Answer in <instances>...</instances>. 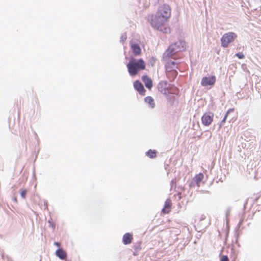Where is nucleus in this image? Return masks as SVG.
I'll return each mask as SVG.
<instances>
[{"instance_id": "nucleus-22", "label": "nucleus", "mask_w": 261, "mask_h": 261, "mask_svg": "<svg viewBox=\"0 0 261 261\" xmlns=\"http://www.w3.org/2000/svg\"><path fill=\"white\" fill-rule=\"evenodd\" d=\"M236 56L238 57L239 59H242L244 58L245 56L242 53H238L236 54Z\"/></svg>"}, {"instance_id": "nucleus-25", "label": "nucleus", "mask_w": 261, "mask_h": 261, "mask_svg": "<svg viewBox=\"0 0 261 261\" xmlns=\"http://www.w3.org/2000/svg\"><path fill=\"white\" fill-rule=\"evenodd\" d=\"M126 39V35L125 34L122 35L121 37V41L124 42Z\"/></svg>"}, {"instance_id": "nucleus-23", "label": "nucleus", "mask_w": 261, "mask_h": 261, "mask_svg": "<svg viewBox=\"0 0 261 261\" xmlns=\"http://www.w3.org/2000/svg\"><path fill=\"white\" fill-rule=\"evenodd\" d=\"M27 191L25 190H22L20 192V196L22 198H25Z\"/></svg>"}, {"instance_id": "nucleus-12", "label": "nucleus", "mask_w": 261, "mask_h": 261, "mask_svg": "<svg viewBox=\"0 0 261 261\" xmlns=\"http://www.w3.org/2000/svg\"><path fill=\"white\" fill-rule=\"evenodd\" d=\"M56 254L59 258L61 259H65L67 256L66 252L61 248H59L56 251Z\"/></svg>"}, {"instance_id": "nucleus-20", "label": "nucleus", "mask_w": 261, "mask_h": 261, "mask_svg": "<svg viewBox=\"0 0 261 261\" xmlns=\"http://www.w3.org/2000/svg\"><path fill=\"white\" fill-rule=\"evenodd\" d=\"M146 155L150 158H153L156 155V152L155 151L149 150L146 152Z\"/></svg>"}, {"instance_id": "nucleus-5", "label": "nucleus", "mask_w": 261, "mask_h": 261, "mask_svg": "<svg viewBox=\"0 0 261 261\" xmlns=\"http://www.w3.org/2000/svg\"><path fill=\"white\" fill-rule=\"evenodd\" d=\"M166 21V20H164L162 17L156 14L155 16L152 17L151 25L154 29L158 30H161L162 28H163V25Z\"/></svg>"}, {"instance_id": "nucleus-2", "label": "nucleus", "mask_w": 261, "mask_h": 261, "mask_svg": "<svg viewBox=\"0 0 261 261\" xmlns=\"http://www.w3.org/2000/svg\"><path fill=\"white\" fill-rule=\"evenodd\" d=\"M127 68L129 74L134 76L138 73V71L145 69V64L141 59L138 60L132 59L127 64Z\"/></svg>"}, {"instance_id": "nucleus-10", "label": "nucleus", "mask_w": 261, "mask_h": 261, "mask_svg": "<svg viewBox=\"0 0 261 261\" xmlns=\"http://www.w3.org/2000/svg\"><path fill=\"white\" fill-rule=\"evenodd\" d=\"M142 79L146 87L149 89H150L152 87V80L146 75H143L142 77Z\"/></svg>"}, {"instance_id": "nucleus-4", "label": "nucleus", "mask_w": 261, "mask_h": 261, "mask_svg": "<svg viewBox=\"0 0 261 261\" xmlns=\"http://www.w3.org/2000/svg\"><path fill=\"white\" fill-rule=\"evenodd\" d=\"M237 37V35L233 32L224 34L221 39L222 46L224 47H228L229 44L233 41Z\"/></svg>"}, {"instance_id": "nucleus-19", "label": "nucleus", "mask_w": 261, "mask_h": 261, "mask_svg": "<svg viewBox=\"0 0 261 261\" xmlns=\"http://www.w3.org/2000/svg\"><path fill=\"white\" fill-rule=\"evenodd\" d=\"M166 73L167 76H170L172 75L174 77H176L177 75V72L173 69H172L170 71L167 72L166 71Z\"/></svg>"}, {"instance_id": "nucleus-6", "label": "nucleus", "mask_w": 261, "mask_h": 261, "mask_svg": "<svg viewBox=\"0 0 261 261\" xmlns=\"http://www.w3.org/2000/svg\"><path fill=\"white\" fill-rule=\"evenodd\" d=\"M214 114L212 113H205L201 117L202 123L205 126L210 125L213 120Z\"/></svg>"}, {"instance_id": "nucleus-16", "label": "nucleus", "mask_w": 261, "mask_h": 261, "mask_svg": "<svg viewBox=\"0 0 261 261\" xmlns=\"http://www.w3.org/2000/svg\"><path fill=\"white\" fill-rule=\"evenodd\" d=\"M131 48L133 53L136 56L139 55L141 53V49L139 46L136 44H132Z\"/></svg>"}, {"instance_id": "nucleus-17", "label": "nucleus", "mask_w": 261, "mask_h": 261, "mask_svg": "<svg viewBox=\"0 0 261 261\" xmlns=\"http://www.w3.org/2000/svg\"><path fill=\"white\" fill-rule=\"evenodd\" d=\"M145 101L149 105V106L153 108L155 107V104L154 102V99L150 96L146 97L145 98Z\"/></svg>"}, {"instance_id": "nucleus-11", "label": "nucleus", "mask_w": 261, "mask_h": 261, "mask_svg": "<svg viewBox=\"0 0 261 261\" xmlns=\"http://www.w3.org/2000/svg\"><path fill=\"white\" fill-rule=\"evenodd\" d=\"M204 175L202 173L197 174L192 180V182L195 183L198 187L200 186V183L203 179Z\"/></svg>"}, {"instance_id": "nucleus-18", "label": "nucleus", "mask_w": 261, "mask_h": 261, "mask_svg": "<svg viewBox=\"0 0 261 261\" xmlns=\"http://www.w3.org/2000/svg\"><path fill=\"white\" fill-rule=\"evenodd\" d=\"M233 111H234V109H230L229 110H228L227 111V112L226 113V114H225L223 119L222 120V121L220 122V124L219 126V129H220L222 127V126L223 125V124L225 122L226 118H227L228 114L230 113L233 112Z\"/></svg>"}, {"instance_id": "nucleus-9", "label": "nucleus", "mask_w": 261, "mask_h": 261, "mask_svg": "<svg viewBox=\"0 0 261 261\" xmlns=\"http://www.w3.org/2000/svg\"><path fill=\"white\" fill-rule=\"evenodd\" d=\"M134 86L135 89H136L140 94L142 95L145 94L146 90L141 82L139 81H136L134 83Z\"/></svg>"}, {"instance_id": "nucleus-1", "label": "nucleus", "mask_w": 261, "mask_h": 261, "mask_svg": "<svg viewBox=\"0 0 261 261\" xmlns=\"http://www.w3.org/2000/svg\"><path fill=\"white\" fill-rule=\"evenodd\" d=\"M186 46V42L183 40H179L171 44L164 54V58H169L178 51L185 50Z\"/></svg>"}, {"instance_id": "nucleus-27", "label": "nucleus", "mask_w": 261, "mask_h": 261, "mask_svg": "<svg viewBox=\"0 0 261 261\" xmlns=\"http://www.w3.org/2000/svg\"><path fill=\"white\" fill-rule=\"evenodd\" d=\"M13 200L14 201H15V202H17V198H16V197H14L13 198Z\"/></svg>"}, {"instance_id": "nucleus-8", "label": "nucleus", "mask_w": 261, "mask_h": 261, "mask_svg": "<svg viewBox=\"0 0 261 261\" xmlns=\"http://www.w3.org/2000/svg\"><path fill=\"white\" fill-rule=\"evenodd\" d=\"M168 83L166 81H161L158 85L159 90L164 94H167L168 92Z\"/></svg>"}, {"instance_id": "nucleus-7", "label": "nucleus", "mask_w": 261, "mask_h": 261, "mask_svg": "<svg viewBox=\"0 0 261 261\" xmlns=\"http://www.w3.org/2000/svg\"><path fill=\"white\" fill-rule=\"evenodd\" d=\"M215 82L216 77L215 76L204 77L201 80V84L204 87L212 86L215 84Z\"/></svg>"}, {"instance_id": "nucleus-24", "label": "nucleus", "mask_w": 261, "mask_h": 261, "mask_svg": "<svg viewBox=\"0 0 261 261\" xmlns=\"http://www.w3.org/2000/svg\"><path fill=\"white\" fill-rule=\"evenodd\" d=\"M220 261H229L228 257L226 255H223L221 258Z\"/></svg>"}, {"instance_id": "nucleus-15", "label": "nucleus", "mask_w": 261, "mask_h": 261, "mask_svg": "<svg viewBox=\"0 0 261 261\" xmlns=\"http://www.w3.org/2000/svg\"><path fill=\"white\" fill-rule=\"evenodd\" d=\"M133 238L129 233H125L123 237V242L124 244H128L131 243Z\"/></svg>"}, {"instance_id": "nucleus-21", "label": "nucleus", "mask_w": 261, "mask_h": 261, "mask_svg": "<svg viewBox=\"0 0 261 261\" xmlns=\"http://www.w3.org/2000/svg\"><path fill=\"white\" fill-rule=\"evenodd\" d=\"M160 31L164 33L169 34L170 33V28L169 27H164L163 25V28H162V30Z\"/></svg>"}, {"instance_id": "nucleus-13", "label": "nucleus", "mask_w": 261, "mask_h": 261, "mask_svg": "<svg viewBox=\"0 0 261 261\" xmlns=\"http://www.w3.org/2000/svg\"><path fill=\"white\" fill-rule=\"evenodd\" d=\"M171 201L170 199H168L166 200L165 202V205L164 208L162 209V212L166 214L168 213L170 211L169 209L171 207Z\"/></svg>"}, {"instance_id": "nucleus-3", "label": "nucleus", "mask_w": 261, "mask_h": 261, "mask_svg": "<svg viewBox=\"0 0 261 261\" xmlns=\"http://www.w3.org/2000/svg\"><path fill=\"white\" fill-rule=\"evenodd\" d=\"M156 14L162 17L164 20L167 21L168 19L170 17L171 14L170 7L167 4H164L161 6L158 9Z\"/></svg>"}, {"instance_id": "nucleus-14", "label": "nucleus", "mask_w": 261, "mask_h": 261, "mask_svg": "<svg viewBox=\"0 0 261 261\" xmlns=\"http://www.w3.org/2000/svg\"><path fill=\"white\" fill-rule=\"evenodd\" d=\"M177 63L174 61H169L166 64V69L167 72L170 71L172 69L175 67Z\"/></svg>"}, {"instance_id": "nucleus-26", "label": "nucleus", "mask_w": 261, "mask_h": 261, "mask_svg": "<svg viewBox=\"0 0 261 261\" xmlns=\"http://www.w3.org/2000/svg\"><path fill=\"white\" fill-rule=\"evenodd\" d=\"M55 244L57 246H60V244L58 242H55Z\"/></svg>"}]
</instances>
